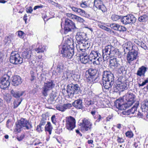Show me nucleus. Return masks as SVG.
Listing matches in <instances>:
<instances>
[{"label": "nucleus", "mask_w": 148, "mask_h": 148, "mask_svg": "<svg viewBox=\"0 0 148 148\" xmlns=\"http://www.w3.org/2000/svg\"><path fill=\"white\" fill-rule=\"evenodd\" d=\"M116 53L115 48L111 45L106 46L102 50V57L104 60H107L110 58H111L114 56Z\"/></svg>", "instance_id": "obj_1"}, {"label": "nucleus", "mask_w": 148, "mask_h": 148, "mask_svg": "<svg viewBox=\"0 0 148 148\" xmlns=\"http://www.w3.org/2000/svg\"><path fill=\"white\" fill-rule=\"evenodd\" d=\"M70 44H65L63 45L61 53L63 57L68 59H71L73 55V50L70 47Z\"/></svg>", "instance_id": "obj_2"}, {"label": "nucleus", "mask_w": 148, "mask_h": 148, "mask_svg": "<svg viewBox=\"0 0 148 148\" xmlns=\"http://www.w3.org/2000/svg\"><path fill=\"white\" fill-rule=\"evenodd\" d=\"M80 90V88L77 84H70L67 86L66 92L69 98H72L74 94H77Z\"/></svg>", "instance_id": "obj_3"}, {"label": "nucleus", "mask_w": 148, "mask_h": 148, "mask_svg": "<svg viewBox=\"0 0 148 148\" xmlns=\"http://www.w3.org/2000/svg\"><path fill=\"white\" fill-rule=\"evenodd\" d=\"M10 62L13 64H21L23 62V59L16 51H12L10 57Z\"/></svg>", "instance_id": "obj_4"}, {"label": "nucleus", "mask_w": 148, "mask_h": 148, "mask_svg": "<svg viewBox=\"0 0 148 148\" xmlns=\"http://www.w3.org/2000/svg\"><path fill=\"white\" fill-rule=\"evenodd\" d=\"M71 29L76 31L78 30V29L76 27L74 22L68 18H66L64 27L65 32L66 33L71 31Z\"/></svg>", "instance_id": "obj_5"}, {"label": "nucleus", "mask_w": 148, "mask_h": 148, "mask_svg": "<svg viewBox=\"0 0 148 148\" xmlns=\"http://www.w3.org/2000/svg\"><path fill=\"white\" fill-rule=\"evenodd\" d=\"M54 85L53 81L52 80H50L45 83L42 88V93L43 95L45 97L47 96L48 92L53 88Z\"/></svg>", "instance_id": "obj_6"}, {"label": "nucleus", "mask_w": 148, "mask_h": 148, "mask_svg": "<svg viewBox=\"0 0 148 148\" xmlns=\"http://www.w3.org/2000/svg\"><path fill=\"white\" fill-rule=\"evenodd\" d=\"M88 74L89 75L86 77L87 79L89 82L94 83L97 81L98 77L96 74L97 70L95 69H90L88 70Z\"/></svg>", "instance_id": "obj_7"}, {"label": "nucleus", "mask_w": 148, "mask_h": 148, "mask_svg": "<svg viewBox=\"0 0 148 148\" xmlns=\"http://www.w3.org/2000/svg\"><path fill=\"white\" fill-rule=\"evenodd\" d=\"M90 45V43L88 41H85L83 42L82 43L76 42V47L78 51H81L84 53L86 52H88V51L86 50L88 49Z\"/></svg>", "instance_id": "obj_8"}, {"label": "nucleus", "mask_w": 148, "mask_h": 148, "mask_svg": "<svg viewBox=\"0 0 148 148\" xmlns=\"http://www.w3.org/2000/svg\"><path fill=\"white\" fill-rule=\"evenodd\" d=\"M66 127L69 130H72L75 127V120L73 117L71 116L66 117Z\"/></svg>", "instance_id": "obj_9"}, {"label": "nucleus", "mask_w": 148, "mask_h": 148, "mask_svg": "<svg viewBox=\"0 0 148 148\" xmlns=\"http://www.w3.org/2000/svg\"><path fill=\"white\" fill-rule=\"evenodd\" d=\"M135 97L136 96L134 95L129 92L124 96L123 99L127 101L129 106H130L134 103Z\"/></svg>", "instance_id": "obj_10"}, {"label": "nucleus", "mask_w": 148, "mask_h": 148, "mask_svg": "<svg viewBox=\"0 0 148 148\" xmlns=\"http://www.w3.org/2000/svg\"><path fill=\"white\" fill-rule=\"evenodd\" d=\"M137 49H133L132 51L128 52L127 55V60L129 63H130L138 57Z\"/></svg>", "instance_id": "obj_11"}, {"label": "nucleus", "mask_w": 148, "mask_h": 148, "mask_svg": "<svg viewBox=\"0 0 148 148\" xmlns=\"http://www.w3.org/2000/svg\"><path fill=\"white\" fill-rule=\"evenodd\" d=\"M114 105L116 107L121 110H124L130 106L129 104H127V102L126 103H124L122 101V100H120L119 99H117L114 102Z\"/></svg>", "instance_id": "obj_12"}, {"label": "nucleus", "mask_w": 148, "mask_h": 148, "mask_svg": "<svg viewBox=\"0 0 148 148\" xmlns=\"http://www.w3.org/2000/svg\"><path fill=\"white\" fill-rule=\"evenodd\" d=\"M94 5L97 8L101 10L103 12L106 11V8L101 0H94Z\"/></svg>", "instance_id": "obj_13"}, {"label": "nucleus", "mask_w": 148, "mask_h": 148, "mask_svg": "<svg viewBox=\"0 0 148 148\" xmlns=\"http://www.w3.org/2000/svg\"><path fill=\"white\" fill-rule=\"evenodd\" d=\"M124 51L125 53L132 51L133 49H137V48L134 46L132 43L130 42L125 43L123 45Z\"/></svg>", "instance_id": "obj_14"}, {"label": "nucleus", "mask_w": 148, "mask_h": 148, "mask_svg": "<svg viewBox=\"0 0 148 148\" xmlns=\"http://www.w3.org/2000/svg\"><path fill=\"white\" fill-rule=\"evenodd\" d=\"M86 34L82 32H78L75 36L76 39V42L80 43L85 41H88L85 40V38L86 36Z\"/></svg>", "instance_id": "obj_15"}, {"label": "nucleus", "mask_w": 148, "mask_h": 148, "mask_svg": "<svg viewBox=\"0 0 148 148\" xmlns=\"http://www.w3.org/2000/svg\"><path fill=\"white\" fill-rule=\"evenodd\" d=\"M9 77H5L1 78L0 79V87L3 89L7 88L10 85Z\"/></svg>", "instance_id": "obj_16"}, {"label": "nucleus", "mask_w": 148, "mask_h": 148, "mask_svg": "<svg viewBox=\"0 0 148 148\" xmlns=\"http://www.w3.org/2000/svg\"><path fill=\"white\" fill-rule=\"evenodd\" d=\"M92 124L88 119L84 118L82 120V124L83 129L85 131H87L92 128Z\"/></svg>", "instance_id": "obj_17"}, {"label": "nucleus", "mask_w": 148, "mask_h": 148, "mask_svg": "<svg viewBox=\"0 0 148 148\" xmlns=\"http://www.w3.org/2000/svg\"><path fill=\"white\" fill-rule=\"evenodd\" d=\"M103 80L107 81H114V76L113 74L110 71H104L103 74Z\"/></svg>", "instance_id": "obj_18"}, {"label": "nucleus", "mask_w": 148, "mask_h": 148, "mask_svg": "<svg viewBox=\"0 0 148 148\" xmlns=\"http://www.w3.org/2000/svg\"><path fill=\"white\" fill-rule=\"evenodd\" d=\"M88 52H86L85 53H82V55L80 57V60L82 63L84 64H86L87 63L91 64V61L89 56H87Z\"/></svg>", "instance_id": "obj_19"}, {"label": "nucleus", "mask_w": 148, "mask_h": 148, "mask_svg": "<svg viewBox=\"0 0 148 148\" xmlns=\"http://www.w3.org/2000/svg\"><path fill=\"white\" fill-rule=\"evenodd\" d=\"M69 8L72 9V10L76 14L81 16L86 15V12L84 10L74 6L73 5L69 6Z\"/></svg>", "instance_id": "obj_20"}, {"label": "nucleus", "mask_w": 148, "mask_h": 148, "mask_svg": "<svg viewBox=\"0 0 148 148\" xmlns=\"http://www.w3.org/2000/svg\"><path fill=\"white\" fill-rule=\"evenodd\" d=\"M18 122L23 127H25L27 129H29L32 127L31 124L25 119L22 118Z\"/></svg>", "instance_id": "obj_21"}, {"label": "nucleus", "mask_w": 148, "mask_h": 148, "mask_svg": "<svg viewBox=\"0 0 148 148\" xmlns=\"http://www.w3.org/2000/svg\"><path fill=\"white\" fill-rule=\"evenodd\" d=\"M148 70V68L144 66H142L139 68L136 73V75L139 76H145V74Z\"/></svg>", "instance_id": "obj_22"}, {"label": "nucleus", "mask_w": 148, "mask_h": 148, "mask_svg": "<svg viewBox=\"0 0 148 148\" xmlns=\"http://www.w3.org/2000/svg\"><path fill=\"white\" fill-rule=\"evenodd\" d=\"M120 61L115 58L111 59L110 61V65L111 67L115 68H118L120 66Z\"/></svg>", "instance_id": "obj_23"}, {"label": "nucleus", "mask_w": 148, "mask_h": 148, "mask_svg": "<svg viewBox=\"0 0 148 148\" xmlns=\"http://www.w3.org/2000/svg\"><path fill=\"white\" fill-rule=\"evenodd\" d=\"M107 81L103 80V85L104 88L107 89H111L114 83V81Z\"/></svg>", "instance_id": "obj_24"}, {"label": "nucleus", "mask_w": 148, "mask_h": 148, "mask_svg": "<svg viewBox=\"0 0 148 148\" xmlns=\"http://www.w3.org/2000/svg\"><path fill=\"white\" fill-rule=\"evenodd\" d=\"M12 84L14 86H18L22 83V79L18 75L14 76L12 80Z\"/></svg>", "instance_id": "obj_25"}, {"label": "nucleus", "mask_w": 148, "mask_h": 148, "mask_svg": "<svg viewBox=\"0 0 148 148\" xmlns=\"http://www.w3.org/2000/svg\"><path fill=\"white\" fill-rule=\"evenodd\" d=\"M72 105L77 109H82L83 106L82 100L78 99L72 103Z\"/></svg>", "instance_id": "obj_26"}, {"label": "nucleus", "mask_w": 148, "mask_h": 148, "mask_svg": "<svg viewBox=\"0 0 148 148\" xmlns=\"http://www.w3.org/2000/svg\"><path fill=\"white\" fill-rule=\"evenodd\" d=\"M99 56H101V55L99 52L97 51H91L89 55V57L90 60L93 59H95Z\"/></svg>", "instance_id": "obj_27"}, {"label": "nucleus", "mask_w": 148, "mask_h": 148, "mask_svg": "<svg viewBox=\"0 0 148 148\" xmlns=\"http://www.w3.org/2000/svg\"><path fill=\"white\" fill-rule=\"evenodd\" d=\"M22 56L24 58L27 59L29 60H30L32 56V51L30 50L25 51L23 53Z\"/></svg>", "instance_id": "obj_28"}, {"label": "nucleus", "mask_w": 148, "mask_h": 148, "mask_svg": "<svg viewBox=\"0 0 148 148\" xmlns=\"http://www.w3.org/2000/svg\"><path fill=\"white\" fill-rule=\"evenodd\" d=\"M91 61V64L92 63L95 65H99L100 64V62L102 61V58L101 56H99L97 57L95 59H93L92 60H90Z\"/></svg>", "instance_id": "obj_29"}, {"label": "nucleus", "mask_w": 148, "mask_h": 148, "mask_svg": "<svg viewBox=\"0 0 148 148\" xmlns=\"http://www.w3.org/2000/svg\"><path fill=\"white\" fill-rule=\"evenodd\" d=\"M118 84V87L119 91H123L124 90L126 89L127 88V85L126 83L120 82Z\"/></svg>", "instance_id": "obj_30"}, {"label": "nucleus", "mask_w": 148, "mask_h": 148, "mask_svg": "<svg viewBox=\"0 0 148 148\" xmlns=\"http://www.w3.org/2000/svg\"><path fill=\"white\" fill-rule=\"evenodd\" d=\"M53 129V127L49 122H48L45 127V130L46 132H48L50 135L51 134V132Z\"/></svg>", "instance_id": "obj_31"}, {"label": "nucleus", "mask_w": 148, "mask_h": 148, "mask_svg": "<svg viewBox=\"0 0 148 148\" xmlns=\"http://www.w3.org/2000/svg\"><path fill=\"white\" fill-rule=\"evenodd\" d=\"M11 93L14 97L18 98L22 96L24 92L23 91L15 92L13 90H12L11 91Z\"/></svg>", "instance_id": "obj_32"}, {"label": "nucleus", "mask_w": 148, "mask_h": 148, "mask_svg": "<svg viewBox=\"0 0 148 148\" xmlns=\"http://www.w3.org/2000/svg\"><path fill=\"white\" fill-rule=\"evenodd\" d=\"M128 24H131L134 23L136 20V18L133 15H128Z\"/></svg>", "instance_id": "obj_33"}, {"label": "nucleus", "mask_w": 148, "mask_h": 148, "mask_svg": "<svg viewBox=\"0 0 148 148\" xmlns=\"http://www.w3.org/2000/svg\"><path fill=\"white\" fill-rule=\"evenodd\" d=\"M139 103L138 102H137L134 105L130 110H129V112L130 114H134L135 112L136 111L137 108L138 106Z\"/></svg>", "instance_id": "obj_34"}, {"label": "nucleus", "mask_w": 148, "mask_h": 148, "mask_svg": "<svg viewBox=\"0 0 148 148\" xmlns=\"http://www.w3.org/2000/svg\"><path fill=\"white\" fill-rule=\"evenodd\" d=\"M64 68L63 64L61 62H59L56 69L57 71L59 73L63 72Z\"/></svg>", "instance_id": "obj_35"}, {"label": "nucleus", "mask_w": 148, "mask_h": 148, "mask_svg": "<svg viewBox=\"0 0 148 148\" xmlns=\"http://www.w3.org/2000/svg\"><path fill=\"white\" fill-rule=\"evenodd\" d=\"M46 50V46L41 45L35 49V51L38 53L40 52H43Z\"/></svg>", "instance_id": "obj_36"}, {"label": "nucleus", "mask_w": 148, "mask_h": 148, "mask_svg": "<svg viewBox=\"0 0 148 148\" xmlns=\"http://www.w3.org/2000/svg\"><path fill=\"white\" fill-rule=\"evenodd\" d=\"M139 21L140 22H145L148 19V16L146 14L143 15L138 18Z\"/></svg>", "instance_id": "obj_37"}, {"label": "nucleus", "mask_w": 148, "mask_h": 148, "mask_svg": "<svg viewBox=\"0 0 148 148\" xmlns=\"http://www.w3.org/2000/svg\"><path fill=\"white\" fill-rule=\"evenodd\" d=\"M98 26L99 27L105 30H106L110 32H111V30L110 29L106 27V26L104 25L103 24L101 23H99L98 24Z\"/></svg>", "instance_id": "obj_38"}, {"label": "nucleus", "mask_w": 148, "mask_h": 148, "mask_svg": "<svg viewBox=\"0 0 148 148\" xmlns=\"http://www.w3.org/2000/svg\"><path fill=\"white\" fill-rule=\"evenodd\" d=\"M128 15L125 16L123 17L121 19V22L125 25L128 24Z\"/></svg>", "instance_id": "obj_39"}, {"label": "nucleus", "mask_w": 148, "mask_h": 148, "mask_svg": "<svg viewBox=\"0 0 148 148\" xmlns=\"http://www.w3.org/2000/svg\"><path fill=\"white\" fill-rule=\"evenodd\" d=\"M12 40L13 38L12 36L11 35H9L5 37L4 40V41L6 43H9L12 41Z\"/></svg>", "instance_id": "obj_40"}, {"label": "nucleus", "mask_w": 148, "mask_h": 148, "mask_svg": "<svg viewBox=\"0 0 148 148\" xmlns=\"http://www.w3.org/2000/svg\"><path fill=\"white\" fill-rule=\"evenodd\" d=\"M16 126L15 129V130L18 132H20L21 131V130L23 127L18 122L17 124L16 123Z\"/></svg>", "instance_id": "obj_41"}, {"label": "nucleus", "mask_w": 148, "mask_h": 148, "mask_svg": "<svg viewBox=\"0 0 148 148\" xmlns=\"http://www.w3.org/2000/svg\"><path fill=\"white\" fill-rule=\"evenodd\" d=\"M56 108L59 111L63 112L65 111L63 105H58L56 106Z\"/></svg>", "instance_id": "obj_42"}, {"label": "nucleus", "mask_w": 148, "mask_h": 148, "mask_svg": "<svg viewBox=\"0 0 148 148\" xmlns=\"http://www.w3.org/2000/svg\"><path fill=\"white\" fill-rule=\"evenodd\" d=\"M66 16L68 17H69L70 18L75 20H76V18L77 16L71 13H67L66 14Z\"/></svg>", "instance_id": "obj_43"}, {"label": "nucleus", "mask_w": 148, "mask_h": 148, "mask_svg": "<svg viewBox=\"0 0 148 148\" xmlns=\"http://www.w3.org/2000/svg\"><path fill=\"white\" fill-rule=\"evenodd\" d=\"M145 85H146L147 86H148V79H147L145 80L144 82H143L141 83H138V86L139 87L143 86Z\"/></svg>", "instance_id": "obj_44"}, {"label": "nucleus", "mask_w": 148, "mask_h": 148, "mask_svg": "<svg viewBox=\"0 0 148 148\" xmlns=\"http://www.w3.org/2000/svg\"><path fill=\"white\" fill-rule=\"evenodd\" d=\"M117 29V31L120 32H124L126 30V29L125 27L122 26H121L118 25V26Z\"/></svg>", "instance_id": "obj_45"}, {"label": "nucleus", "mask_w": 148, "mask_h": 148, "mask_svg": "<svg viewBox=\"0 0 148 148\" xmlns=\"http://www.w3.org/2000/svg\"><path fill=\"white\" fill-rule=\"evenodd\" d=\"M118 67H119L118 69L120 73H123V72L125 71V68L123 65H120V66Z\"/></svg>", "instance_id": "obj_46"}, {"label": "nucleus", "mask_w": 148, "mask_h": 148, "mask_svg": "<svg viewBox=\"0 0 148 148\" xmlns=\"http://www.w3.org/2000/svg\"><path fill=\"white\" fill-rule=\"evenodd\" d=\"M120 18V16L115 14L112 15L111 16L112 19L113 21H115L118 20Z\"/></svg>", "instance_id": "obj_47"}, {"label": "nucleus", "mask_w": 148, "mask_h": 148, "mask_svg": "<svg viewBox=\"0 0 148 148\" xmlns=\"http://www.w3.org/2000/svg\"><path fill=\"white\" fill-rule=\"evenodd\" d=\"M64 110L66 109H69L72 106V104L68 103L63 105Z\"/></svg>", "instance_id": "obj_48"}, {"label": "nucleus", "mask_w": 148, "mask_h": 148, "mask_svg": "<svg viewBox=\"0 0 148 148\" xmlns=\"http://www.w3.org/2000/svg\"><path fill=\"white\" fill-rule=\"evenodd\" d=\"M4 99L7 102H9L11 99V97L9 94H7L4 96Z\"/></svg>", "instance_id": "obj_49"}, {"label": "nucleus", "mask_w": 148, "mask_h": 148, "mask_svg": "<svg viewBox=\"0 0 148 148\" xmlns=\"http://www.w3.org/2000/svg\"><path fill=\"white\" fill-rule=\"evenodd\" d=\"M118 24L115 23H112L110 25V27L111 28L113 29L117 30L118 29Z\"/></svg>", "instance_id": "obj_50"}, {"label": "nucleus", "mask_w": 148, "mask_h": 148, "mask_svg": "<svg viewBox=\"0 0 148 148\" xmlns=\"http://www.w3.org/2000/svg\"><path fill=\"white\" fill-rule=\"evenodd\" d=\"M125 135L126 136L130 138H131L133 137V134L131 131H128L126 132Z\"/></svg>", "instance_id": "obj_51"}, {"label": "nucleus", "mask_w": 148, "mask_h": 148, "mask_svg": "<svg viewBox=\"0 0 148 148\" xmlns=\"http://www.w3.org/2000/svg\"><path fill=\"white\" fill-rule=\"evenodd\" d=\"M80 5L82 8H86L88 7V4L86 1H82L80 4Z\"/></svg>", "instance_id": "obj_52"}, {"label": "nucleus", "mask_w": 148, "mask_h": 148, "mask_svg": "<svg viewBox=\"0 0 148 148\" xmlns=\"http://www.w3.org/2000/svg\"><path fill=\"white\" fill-rule=\"evenodd\" d=\"M18 36L20 38H23L24 37L25 33L22 31H20L18 32Z\"/></svg>", "instance_id": "obj_53"}, {"label": "nucleus", "mask_w": 148, "mask_h": 148, "mask_svg": "<svg viewBox=\"0 0 148 148\" xmlns=\"http://www.w3.org/2000/svg\"><path fill=\"white\" fill-rule=\"evenodd\" d=\"M96 105L98 108H104L105 107V106L103 104H102L100 101L97 102V103Z\"/></svg>", "instance_id": "obj_54"}, {"label": "nucleus", "mask_w": 148, "mask_h": 148, "mask_svg": "<svg viewBox=\"0 0 148 148\" xmlns=\"http://www.w3.org/2000/svg\"><path fill=\"white\" fill-rule=\"evenodd\" d=\"M46 121L44 119H42L41 120L40 124L39 125V126H38L37 127V129L38 128V127H40L44 125H45L46 123Z\"/></svg>", "instance_id": "obj_55"}, {"label": "nucleus", "mask_w": 148, "mask_h": 148, "mask_svg": "<svg viewBox=\"0 0 148 148\" xmlns=\"http://www.w3.org/2000/svg\"><path fill=\"white\" fill-rule=\"evenodd\" d=\"M51 121L53 123L56 125V116L55 115H53L51 117Z\"/></svg>", "instance_id": "obj_56"}, {"label": "nucleus", "mask_w": 148, "mask_h": 148, "mask_svg": "<svg viewBox=\"0 0 148 148\" xmlns=\"http://www.w3.org/2000/svg\"><path fill=\"white\" fill-rule=\"evenodd\" d=\"M76 20L77 21L81 23H83L84 22V20L83 18L78 16Z\"/></svg>", "instance_id": "obj_57"}, {"label": "nucleus", "mask_w": 148, "mask_h": 148, "mask_svg": "<svg viewBox=\"0 0 148 148\" xmlns=\"http://www.w3.org/2000/svg\"><path fill=\"white\" fill-rule=\"evenodd\" d=\"M26 12L28 13H31L33 11L32 7L31 6L27 8L26 10Z\"/></svg>", "instance_id": "obj_58"}, {"label": "nucleus", "mask_w": 148, "mask_h": 148, "mask_svg": "<svg viewBox=\"0 0 148 148\" xmlns=\"http://www.w3.org/2000/svg\"><path fill=\"white\" fill-rule=\"evenodd\" d=\"M118 84L116 85H113V88L114 91L116 92H117L118 90L119 91V89L118 88Z\"/></svg>", "instance_id": "obj_59"}, {"label": "nucleus", "mask_w": 148, "mask_h": 148, "mask_svg": "<svg viewBox=\"0 0 148 148\" xmlns=\"http://www.w3.org/2000/svg\"><path fill=\"white\" fill-rule=\"evenodd\" d=\"M85 103L86 105L88 106L91 105L93 103L92 101L90 100H86L85 102Z\"/></svg>", "instance_id": "obj_60"}, {"label": "nucleus", "mask_w": 148, "mask_h": 148, "mask_svg": "<svg viewBox=\"0 0 148 148\" xmlns=\"http://www.w3.org/2000/svg\"><path fill=\"white\" fill-rule=\"evenodd\" d=\"M21 101L19 102L15 101L14 103V108H17L18 106L21 103Z\"/></svg>", "instance_id": "obj_61"}, {"label": "nucleus", "mask_w": 148, "mask_h": 148, "mask_svg": "<svg viewBox=\"0 0 148 148\" xmlns=\"http://www.w3.org/2000/svg\"><path fill=\"white\" fill-rule=\"evenodd\" d=\"M117 140L118 141V142L119 143H123L124 142V139L122 138H120L119 137H118Z\"/></svg>", "instance_id": "obj_62"}, {"label": "nucleus", "mask_w": 148, "mask_h": 148, "mask_svg": "<svg viewBox=\"0 0 148 148\" xmlns=\"http://www.w3.org/2000/svg\"><path fill=\"white\" fill-rule=\"evenodd\" d=\"M140 46L141 47L145 49H146L147 48V47L146 46V44L143 42H142L141 43Z\"/></svg>", "instance_id": "obj_63"}, {"label": "nucleus", "mask_w": 148, "mask_h": 148, "mask_svg": "<svg viewBox=\"0 0 148 148\" xmlns=\"http://www.w3.org/2000/svg\"><path fill=\"white\" fill-rule=\"evenodd\" d=\"M43 7V5H37L35 6L34 8V10H36V9L39 8H42Z\"/></svg>", "instance_id": "obj_64"}]
</instances>
